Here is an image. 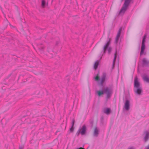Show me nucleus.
<instances>
[{
    "label": "nucleus",
    "instance_id": "412c9836",
    "mask_svg": "<svg viewBox=\"0 0 149 149\" xmlns=\"http://www.w3.org/2000/svg\"><path fill=\"white\" fill-rule=\"evenodd\" d=\"M74 129V127H73L71 126V127L70 129V132H72L73 131Z\"/></svg>",
    "mask_w": 149,
    "mask_h": 149
},
{
    "label": "nucleus",
    "instance_id": "7ed1b4c3",
    "mask_svg": "<svg viewBox=\"0 0 149 149\" xmlns=\"http://www.w3.org/2000/svg\"><path fill=\"white\" fill-rule=\"evenodd\" d=\"M111 38H108V41L107 43L105 44V45H104L103 50L104 52V53L105 54L106 52V50L107 49H108V53L109 54H110V53L111 50V48L110 47H109V46L110 41H111Z\"/></svg>",
    "mask_w": 149,
    "mask_h": 149
},
{
    "label": "nucleus",
    "instance_id": "f257e3e1",
    "mask_svg": "<svg viewBox=\"0 0 149 149\" xmlns=\"http://www.w3.org/2000/svg\"><path fill=\"white\" fill-rule=\"evenodd\" d=\"M96 93L99 96L104 93L106 94L107 98H109L111 97L113 93V90L110 88L106 87L103 90L101 91H97Z\"/></svg>",
    "mask_w": 149,
    "mask_h": 149
},
{
    "label": "nucleus",
    "instance_id": "ddd939ff",
    "mask_svg": "<svg viewBox=\"0 0 149 149\" xmlns=\"http://www.w3.org/2000/svg\"><path fill=\"white\" fill-rule=\"evenodd\" d=\"M86 131V127L85 125L83 126L81 129V131H80V133L81 135L84 134Z\"/></svg>",
    "mask_w": 149,
    "mask_h": 149
},
{
    "label": "nucleus",
    "instance_id": "9d476101",
    "mask_svg": "<svg viewBox=\"0 0 149 149\" xmlns=\"http://www.w3.org/2000/svg\"><path fill=\"white\" fill-rule=\"evenodd\" d=\"M142 77L144 81L147 83H149V78L147 74H143Z\"/></svg>",
    "mask_w": 149,
    "mask_h": 149
},
{
    "label": "nucleus",
    "instance_id": "20e7f679",
    "mask_svg": "<svg viewBox=\"0 0 149 149\" xmlns=\"http://www.w3.org/2000/svg\"><path fill=\"white\" fill-rule=\"evenodd\" d=\"M146 34H145L143 38L142 41V45L141 49V51L140 52V55H141L144 52V50L145 48V43L146 41Z\"/></svg>",
    "mask_w": 149,
    "mask_h": 149
},
{
    "label": "nucleus",
    "instance_id": "a878e982",
    "mask_svg": "<svg viewBox=\"0 0 149 149\" xmlns=\"http://www.w3.org/2000/svg\"><path fill=\"white\" fill-rule=\"evenodd\" d=\"M77 149H84L83 148H77Z\"/></svg>",
    "mask_w": 149,
    "mask_h": 149
},
{
    "label": "nucleus",
    "instance_id": "6ab92c4d",
    "mask_svg": "<svg viewBox=\"0 0 149 149\" xmlns=\"http://www.w3.org/2000/svg\"><path fill=\"white\" fill-rule=\"evenodd\" d=\"M45 5H46V3H45V0H42V4H41L42 6V7L44 8L45 6Z\"/></svg>",
    "mask_w": 149,
    "mask_h": 149
},
{
    "label": "nucleus",
    "instance_id": "f8f14e48",
    "mask_svg": "<svg viewBox=\"0 0 149 149\" xmlns=\"http://www.w3.org/2000/svg\"><path fill=\"white\" fill-rule=\"evenodd\" d=\"M99 130L97 127H95L93 133V136L97 137L99 134Z\"/></svg>",
    "mask_w": 149,
    "mask_h": 149
},
{
    "label": "nucleus",
    "instance_id": "f03ea898",
    "mask_svg": "<svg viewBox=\"0 0 149 149\" xmlns=\"http://www.w3.org/2000/svg\"><path fill=\"white\" fill-rule=\"evenodd\" d=\"M132 0H125L123 6L119 11V14H124L127 9L130 3Z\"/></svg>",
    "mask_w": 149,
    "mask_h": 149
},
{
    "label": "nucleus",
    "instance_id": "a211bd4d",
    "mask_svg": "<svg viewBox=\"0 0 149 149\" xmlns=\"http://www.w3.org/2000/svg\"><path fill=\"white\" fill-rule=\"evenodd\" d=\"M94 78L96 81H98L100 80V77L98 76V74L96 76L94 77Z\"/></svg>",
    "mask_w": 149,
    "mask_h": 149
},
{
    "label": "nucleus",
    "instance_id": "1a4fd4ad",
    "mask_svg": "<svg viewBox=\"0 0 149 149\" xmlns=\"http://www.w3.org/2000/svg\"><path fill=\"white\" fill-rule=\"evenodd\" d=\"M145 135L144 138V140L145 142H146L149 138V132L147 131L144 132Z\"/></svg>",
    "mask_w": 149,
    "mask_h": 149
},
{
    "label": "nucleus",
    "instance_id": "0eeeda50",
    "mask_svg": "<svg viewBox=\"0 0 149 149\" xmlns=\"http://www.w3.org/2000/svg\"><path fill=\"white\" fill-rule=\"evenodd\" d=\"M130 102L129 101L127 100H126L124 107L126 110L128 111L130 109Z\"/></svg>",
    "mask_w": 149,
    "mask_h": 149
},
{
    "label": "nucleus",
    "instance_id": "39448f33",
    "mask_svg": "<svg viewBox=\"0 0 149 149\" xmlns=\"http://www.w3.org/2000/svg\"><path fill=\"white\" fill-rule=\"evenodd\" d=\"M122 30V28L121 27L118 30L115 39V43L116 44H117L118 43L119 39Z\"/></svg>",
    "mask_w": 149,
    "mask_h": 149
},
{
    "label": "nucleus",
    "instance_id": "2eb2a0df",
    "mask_svg": "<svg viewBox=\"0 0 149 149\" xmlns=\"http://www.w3.org/2000/svg\"><path fill=\"white\" fill-rule=\"evenodd\" d=\"M142 65L143 66H147L148 64V62L147 61L145 58H143L142 61Z\"/></svg>",
    "mask_w": 149,
    "mask_h": 149
},
{
    "label": "nucleus",
    "instance_id": "b1692460",
    "mask_svg": "<svg viewBox=\"0 0 149 149\" xmlns=\"http://www.w3.org/2000/svg\"><path fill=\"white\" fill-rule=\"evenodd\" d=\"M23 149V147L20 146L19 147V149Z\"/></svg>",
    "mask_w": 149,
    "mask_h": 149
},
{
    "label": "nucleus",
    "instance_id": "393cba45",
    "mask_svg": "<svg viewBox=\"0 0 149 149\" xmlns=\"http://www.w3.org/2000/svg\"><path fill=\"white\" fill-rule=\"evenodd\" d=\"M128 149H134L133 147H131L128 148Z\"/></svg>",
    "mask_w": 149,
    "mask_h": 149
},
{
    "label": "nucleus",
    "instance_id": "aec40b11",
    "mask_svg": "<svg viewBox=\"0 0 149 149\" xmlns=\"http://www.w3.org/2000/svg\"><path fill=\"white\" fill-rule=\"evenodd\" d=\"M75 122V120L74 119H73L72 120V126L74 127V123Z\"/></svg>",
    "mask_w": 149,
    "mask_h": 149
},
{
    "label": "nucleus",
    "instance_id": "cd10ccee",
    "mask_svg": "<svg viewBox=\"0 0 149 149\" xmlns=\"http://www.w3.org/2000/svg\"><path fill=\"white\" fill-rule=\"evenodd\" d=\"M123 1V0H121V1Z\"/></svg>",
    "mask_w": 149,
    "mask_h": 149
},
{
    "label": "nucleus",
    "instance_id": "5701e85b",
    "mask_svg": "<svg viewBox=\"0 0 149 149\" xmlns=\"http://www.w3.org/2000/svg\"><path fill=\"white\" fill-rule=\"evenodd\" d=\"M146 149H149V145L146 147Z\"/></svg>",
    "mask_w": 149,
    "mask_h": 149
},
{
    "label": "nucleus",
    "instance_id": "4be33fe9",
    "mask_svg": "<svg viewBox=\"0 0 149 149\" xmlns=\"http://www.w3.org/2000/svg\"><path fill=\"white\" fill-rule=\"evenodd\" d=\"M80 130H81V129H80L77 132L76 134L77 135V136H78L79 133H80Z\"/></svg>",
    "mask_w": 149,
    "mask_h": 149
},
{
    "label": "nucleus",
    "instance_id": "dca6fc26",
    "mask_svg": "<svg viewBox=\"0 0 149 149\" xmlns=\"http://www.w3.org/2000/svg\"><path fill=\"white\" fill-rule=\"evenodd\" d=\"M99 61L98 60H97L95 63L94 65V68L95 70H96L99 65Z\"/></svg>",
    "mask_w": 149,
    "mask_h": 149
},
{
    "label": "nucleus",
    "instance_id": "6e6552de",
    "mask_svg": "<svg viewBox=\"0 0 149 149\" xmlns=\"http://www.w3.org/2000/svg\"><path fill=\"white\" fill-rule=\"evenodd\" d=\"M134 87L135 88L140 87V83L138 80V78L137 77L135 78L134 80Z\"/></svg>",
    "mask_w": 149,
    "mask_h": 149
},
{
    "label": "nucleus",
    "instance_id": "f3484780",
    "mask_svg": "<svg viewBox=\"0 0 149 149\" xmlns=\"http://www.w3.org/2000/svg\"><path fill=\"white\" fill-rule=\"evenodd\" d=\"M110 112V109L108 108L104 109L103 110V112L104 113H106L107 115L109 114Z\"/></svg>",
    "mask_w": 149,
    "mask_h": 149
},
{
    "label": "nucleus",
    "instance_id": "4468645a",
    "mask_svg": "<svg viewBox=\"0 0 149 149\" xmlns=\"http://www.w3.org/2000/svg\"><path fill=\"white\" fill-rule=\"evenodd\" d=\"M117 55H118V54L117 53V52L116 51V52L115 53V54H114V58L113 60V62L112 69H113L114 67L116 60V58Z\"/></svg>",
    "mask_w": 149,
    "mask_h": 149
},
{
    "label": "nucleus",
    "instance_id": "9b49d317",
    "mask_svg": "<svg viewBox=\"0 0 149 149\" xmlns=\"http://www.w3.org/2000/svg\"><path fill=\"white\" fill-rule=\"evenodd\" d=\"M136 89L134 90L135 92L138 95H140L142 92V89L141 87L136 88Z\"/></svg>",
    "mask_w": 149,
    "mask_h": 149
},
{
    "label": "nucleus",
    "instance_id": "bb28decb",
    "mask_svg": "<svg viewBox=\"0 0 149 149\" xmlns=\"http://www.w3.org/2000/svg\"><path fill=\"white\" fill-rule=\"evenodd\" d=\"M43 48H44V47H42V49H41V50H42L43 49Z\"/></svg>",
    "mask_w": 149,
    "mask_h": 149
},
{
    "label": "nucleus",
    "instance_id": "423d86ee",
    "mask_svg": "<svg viewBox=\"0 0 149 149\" xmlns=\"http://www.w3.org/2000/svg\"><path fill=\"white\" fill-rule=\"evenodd\" d=\"M106 76V74L105 73H103L102 76V77L101 80L100 82V85L102 86L103 85V83L105 81Z\"/></svg>",
    "mask_w": 149,
    "mask_h": 149
}]
</instances>
